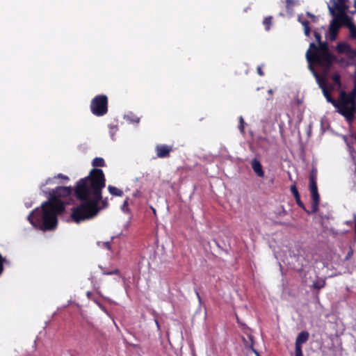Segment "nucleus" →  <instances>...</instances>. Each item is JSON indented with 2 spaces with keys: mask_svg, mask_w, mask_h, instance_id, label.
<instances>
[{
  "mask_svg": "<svg viewBox=\"0 0 356 356\" xmlns=\"http://www.w3.org/2000/svg\"><path fill=\"white\" fill-rule=\"evenodd\" d=\"M102 170L93 168L88 176L81 179L74 188V195L81 203L72 209L71 218L76 223L95 217L102 209L108 205L107 199L102 200V191L105 187Z\"/></svg>",
  "mask_w": 356,
  "mask_h": 356,
  "instance_id": "nucleus-1",
  "label": "nucleus"
},
{
  "mask_svg": "<svg viewBox=\"0 0 356 356\" xmlns=\"http://www.w3.org/2000/svg\"><path fill=\"white\" fill-rule=\"evenodd\" d=\"M65 211L63 202L47 201L40 208L33 210L27 218L30 223L36 229L42 231H51L58 225V216Z\"/></svg>",
  "mask_w": 356,
  "mask_h": 356,
  "instance_id": "nucleus-2",
  "label": "nucleus"
},
{
  "mask_svg": "<svg viewBox=\"0 0 356 356\" xmlns=\"http://www.w3.org/2000/svg\"><path fill=\"white\" fill-rule=\"evenodd\" d=\"M306 58L311 69L312 65H316L325 72L330 69L333 63L337 61V57L329 51L327 42L323 41L318 42V46L314 42L310 43L306 52Z\"/></svg>",
  "mask_w": 356,
  "mask_h": 356,
  "instance_id": "nucleus-3",
  "label": "nucleus"
},
{
  "mask_svg": "<svg viewBox=\"0 0 356 356\" xmlns=\"http://www.w3.org/2000/svg\"><path fill=\"white\" fill-rule=\"evenodd\" d=\"M334 107L337 109V112L345 118L348 124L353 122L356 113V99H352L349 93L341 91Z\"/></svg>",
  "mask_w": 356,
  "mask_h": 356,
  "instance_id": "nucleus-4",
  "label": "nucleus"
},
{
  "mask_svg": "<svg viewBox=\"0 0 356 356\" xmlns=\"http://www.w3.org/2000/svg\"><path fill=\"white\" fill-rule=\"evenodd\" d=\"M108 99L106 95H98L90 102V111L96 116H104L108 113Z\"/></svg>",
  "mask_w": 356,
  "mask_h": 356,
  "instance_id": "nucleus-5",
  "label": "nucleus"
},
{
  "mask_svg": "<svg viewBox=\"0 0 356 356\" xmlns=\"http://www.w3.org/2000/svg\"><path fill=\"white\" fill-rule=\"evenodd\" d=\"M72 192L70 186H58L49 193V199L48 201H57L63 202L59 197H65L70 195Z\"/></svg>",
  "mask_w": 356,
  "mask_h": 356,
  "instance_id": "nucleus-6",
  "label": "nucleus"
},
{
  "mask_svg": "<svg viewBox=\"0 0 356 356\" xmlns=\"http://www.w3.org/2000/svg\"><path fill=\"white\" fill-rule=\"evenodd\" d=\"M332 6L328 4L329 12L331 15L340 13H346L348 10V0H330Z\"/></svg>",
  "mask_w": 356,
  "mask_h": 356,
  "instance_id": "nucleus-7",
  "label": "nucleus"
},
{
  "mask_svg": "<svg viewBox=\"0 0 356 356\" xmlns=\"http://www.w3.org/2000/svg\"><path fill=\"white\" fill-rule=\"evenodd\" d=\"M309 191L312 197V210L311 213H316L318 210L320 203V195L318 191L317 184H309Z\"/></svg>",
  "mask_w": 356,
  "mask_h": 356,
  "instance_id": "nucleus-8",
  "label": "nucleus"
},
{
  "mask_svg": "<svg viewBox=\"0 0 356 356\" xmlns=\"http://www.w3.org/2000/svg\"><path fill=\"white\" fill-rule=\"evenodd\" d=\"M309 191L312 197V210L311 213H316L318 210L320 203V195L318 191L317 184H309Z\"/></svg>",
  "mask_w": 356,
  "mask_h": 356,
  "instance_id": "nucleus-9",
  "label": "nucleus"
},
{
  "mask_svg": "<svg viewBox=\"0 0 356 356\" xmlns=\"http://www.w3.org/2000/svg\"><path fill=\"white\" fill-rule=\"evenodd\" d=\"M309 337V334L307 331L300 332L296 339L295 343V355L303 356L302 350V344L307 341Z\"/></svg>",
  "mask_w": 356,
  "mask_h": 356,
  "instance_id": "nucleus-10",
  "label": "nucleus"
},
{
  "mask_svg": "<svg viewBox=\"0 0 356 356\" xmlns=\"http://www.w3.org/2000/svg\"><path fill=\"white\" fill-rule=\"evenodd\" d=\"M172 151V147L168 145H157L155 147V152L159 158H168Z\"/></svg>",
  "mask_w": 356,
  "mask_h": 356,
  "instance_id": "nucleus-11",
  "label": "nucleus"
},
{
  "mask_svg": "<svg viewBox=\"0 0 356 356\" xmlns=\"http://www.w3.org/2000/svg\"><path fill=\"white\" fill-rule=\"evenodd\" d=\"M335 20L341 26H345L348 28L353 25L351 22V18L346 14V13H340L332 15Z\"/></svg>",
  "mask_w": 356,
  "mask_h": 356,
  "instance_id": "nucleus-12",
  "label": "nucleus"
},
{
  "mask_svg": "<svg viewBox=\"0 0 356 356\" xmlns=\"http://www.w3.org/2000/svg\"><path fill=\"white\" fill-rule=\"evenodd\" d=\"M340 27L341 24L333 17V19L331 21L329 26V39L330 40L333 41L337 38Z\"/></svg>",
  "mask_w": 356,
  "mask_h": 356,
  "instance_id": "nucleus-13",
  "label": "nucleus"
},
{
  "mask_svg": "<svg viewBox=\"0 0 356 356\" xmlns=\"http://www.w3.org/2000/svg\"><path fill=\"white\" fill-rule=\"evenodd\" d=\"M251 165L252 170L258 177H263L264 176V172L259 161L257 159H254L251 162Z\"/></svg>",
  "mask_w": 356,
  "mask_h": 356,
  "instance_id": "nucleus-14",
  "label": "nucleus"
},
{
  "mask_svg": "<svg viewBox=\"0 0 356 356\" xmlns=\"http://www.w3.org/2000/svg\"><path fill=\"white\" fill-rule=\"evenodd\" d=\"M298 21L302 24L304 29V33L306 36H309L311 33V27L309 26V22L307 19H302V17H298Z\"/></svg>",
  "mask_w": 356,
  "mask_h": 356,
  "instance_id": "nucleus-15",
  "label": "nucleus"
},
{
  "mask_svg": "<svg viewBox=\"0 0 356 356\" xmlns=\"http://www.w3.org/2000/svg\"><path fill=\"white\" fill-rule=\"evenodd\" d=\"M350 46L346 42H339L337 44L336 50L339 54H347L350 51Z\"/></svg>",
  "mask_w": 356,
  "mask_h": 356,
  "instance_id": "nucleus-16",
  "label": "nucleus"
},
{
  "mask_svg": "<svg viewBox=\"0 0 356 356\" xmlns=\"http://www.w3.org/2000/svg\"><path fill=\"white\" fill-rule=\"evenodd\" d=\"M322 90L327 101L334 106L335 104H337V100L332 97L331 92L326 88L325 86L322 87Z\"/></svg>",
  "mask_w": 356,
  "mask_h": 356,
  "instance_id": "nucleus-17",
  "label": "nucleus"
},
{
  "mask_svg": "<svg viewBox=\"0 0 356 356\" xmlns=\"http://www.w3.org/2000/svg\"><path fill=\"white\" fill-rule=\"evenodd\" d=\"M108 190L109 193L113 196L122 197L124 194L123 191L121 189H119L115 186L111 185H109L108 186Z\"/></svg>",
  "mask_w": 356,
  "mask_h": 356,
  "instance_id": "nucleus-18",
  "label": "nucleus"
},
{
  "mask_svg": "<svg viewBox=\"0 0 356 356\" xmlns=\"http://www.w3.org/2000/svg\"><path fill=\"white\" fill-rule=\"evenodd\" d=\"M317 175H318V170L316 168L313 167L311 170L310 174H309V184H317Z\"/></svg>",
  "mask_w": 356,
  "mask_h": 356,
  "instance_id": "nucleus-19",
  "label": "nucleus"
},
{
  "mask_svg": "<svg viewBox=\"0 0 356 356\" xmlns=\"http://www.w3.org/2000/svg\"><path fill=\"white\" fill-rule=\"evenodd\" d=\"M325 284H326L325 280L320 278V279L316 280L315 282H314L312 286L315 289L320 290V289L324 288Z\"/></svg>",
  "mask_w": 356,
  "mask_h": 356,
  "instance_id": "nucleus-20",
  "label": "nucleus"
},
{
  "mask_svg": "<svg viewBox=\"0 0 356 356\" xmlns=\"http://www.w3.org/2000/svg\"><path fill=\"white\" fill-rule=\"evenodd\" d=\"M273 24V17L272 16H267L265 17L263 20V25L265 26V30L266 31H270V26Z\"/></svg>",
  "mask_w": 356,
  "mask_h": 356,
  "instance_id": "nucleus-21",
  "label": "nucleus"
},
{
  "mask_svg": "<svg viewBox=\"0 0 356 356\" xmlns=\"http://www.w3.org/2000/svg\"><path fill=\"white\" fill-rule=\"evenodd\" d=\"M92 164L94 167H104L105 162L103 158L96 157L92 160Z\"/></svg>",
  "mask_w": 356,
  "mask_h": 356,
  "instance_id": "nucleus-22",
  "label": "nucleus"
},
{
  "mask_svg": "<svg viewBox=\"0 0 356 356\" xmlns=\"http://www.w3.org/2000/svg\"><path fill=\"white\" fill-rule=\"evenodd\" d=\"M295 200H296V204H298V206L299 207H300L301 209H302L306 213H307L308 214H311V211H309L307 210L305 207V204L304 203L301 201L300 200V196L298 195L297 197H295Z\"/></svg>",
  "mask_w": 356,
  "mask_h": 356,
  "instance_id": "nucleus-23",
  "label": "nucleus"
},
{
  "mask_svg": "<svg viewBox=\"0 0 356 356\" xmlns=\"http://www.w3.org/2000/svg\"><path fill=\"white\" fill-rule=\"evenodd\" d=\"M332 80L333 81V82L340 86H341V76L338 73H335L332 75Z\"/></svg>",
  "mask_w": 356,
  "mask_h": 356,
  "instance_id": "nucleus-24",
  "label": "nucleus"
},
{
  "mask_svg": "<svg viewBox=\"0 0 356 356\" xmlns=\"http://www.w3.org/2000/svg\"><path fill=\"white\" fill-rule=\"evenodd\" d=\"M245 122L242 116L239 117V124H238V129L240 130L241 133L242 134H244L245 133Z\"/></svg>",
  "mask_w": 356,
  "mask_h": 356,
  "instance_id": "nucleus-25",
  "label": "nucleus"
},
{
  "mask_svg": "<svg viewBox=\"0 0 356 356\" xmlns=\"http://www.w3.org/2000/svg\"><path fill=\"white\" fill-rule=\"evenodd\" d=\"M290 191H291V193L293 194V195L294 196V197L300 195L296 184H293V185L291 186Z\"/></svg>",
  "mask_w": 356,
  "mask_h": 356,
  "instance_id": "nucleus-26",
  "label": "nucleus"
},
{
  "mask_svg": "<svg viewBox=\"0 0 356 356\" xmlns=\"http://www.w3.org/2000/svg\"><path fill=\"white\" fill-rule=\"evenodd\" d=\"M346 55L350 59L356 58V49H353L351 47H350V51H348Z\"/></svg>",
  "mask_w": 356,
  "mask_h": 356,
  "instance_id": "nucleus-27",
  "label": "nucleus"
},
{
  "mask_svg": "<svg viewBox=\"0 0 356 356\" xmlns=\"http://www.w3.org/2000/svg\"><path fill=\"white\" fill-rule=\"evenodd\" d=\"M348 29L350 30V38L353 39H356V27L353 24Z\"/></svg>",
  "mask_w": 356,
  "mask_h": 356,
  "instance_id": "nucleus-28",
  "label": "nucleus"
},
{
  "mask_svg": "<svg viewBox=\"0 0 356 356\" xmlns=\"http://www.w3.org/2000/svg\"><path fill=\"white\" fill-rule=\"evenodd\" d=\"M349 94L350 95V98L352 99H356V79L355 78L354 80V87H353V90L349 92Z\"/></svg>",
  "mask_w": 356,
  "mask_h": 356,
  "instance_id": "nucleus-29",
  "label": "nucleus"
},
{
  "mask_svg": "<svg viewBox=\"0 0 356 356\" xmlns=\"http://www.w3.org/2000/svg\"><path fill=\"white\" fill-rule=\"evenodd\" d=\"M103 274L106 275H120V270L118 269H114L113 270H111V271L104 272Z\"/></svg>",
  "mask_w": 356,
  "mask_h": 356,
  "instance_id": "nucleus-30",
  "label": "nucleus"
},
{
  "mask_svg": "<svg viewBox=\"0 0 356 356\" xmlns=\"http://www.w3.org/2000/svg\"><path fill=\"white\" fill-rule=\"evenodd\" d=\"M314 35L315 37V39L317 42V43L320 42L321 40V35L320 33L317 32L316 31H314Z\"/></svg>",
  "mask_w": 356,
  "mask_h": 356,
  "instance_id": "nucleus-31",
  "label": "nucleus"
},
{
  "mask_svg": "<svg viewBox=\"0 0 356 356\" xmlns=\"http://www.w3.org/2000/svg\"><path fill=\"white\" fill-rule=\"evenodd\" d=\"M54 178V179H56V178L63 179H65V180H66V181H68V180H69V177H68L67 176L64 175H63V174H61V173L58 174V175H57V176H55Z\"/></svg>",
  "mask_w": 356,
  "mask_h": 356,
  "instance_id": "nucleus-32",
  "label": "nucleus"
},
{
  "mask_svg": "<svg viewBox=\"0 0 356 356\" xmlns=\"http://www.w3.org/2000/svg\"><path fill=\"white\" fill-rule=\"evenodd\" d=\"M307 15L312 19V22H317V17H316L314 15L310 13H307Z\"/></svg>",
  "mask_w": 356,
  "mask_h": 356,
  "instance_id": "nucleus-33",
  "label": "nucleus"
},
{
  "mask_svg": "<svg viewBox=\"0 0 356 356\" xmlns=\"http://www.w3.org/2000/svg\"><path fill=\"white\" fill-rule=\"evenodd\" d=\"M250 348L252 350V351L256 355V356H261L260 354L259 353V352L254 348L252 341V343H251Z\"/></svg>",
  "mask_w": 356,
  "mask_h": 356,
  "instance_id": "nucleus-34",
  "label": "nucleus"
},
{
  "mask_svg": "<svg viewBox=\"0 0 356 356\" xmlns=\"http://www.w3.org/2000/svg\"><path fill=\"white\" fill-rule=\"evenodd\" d=\"M54 179V178H48V179L46 180L45 183H44V184H43L41 186V188H42V187H43V186H44L45 185L50 184L53 183V179Z\"/></svg>",
  "mask_w": 356,
  "mask_h": 356,
  "instance_id": "nucleus-35",
  "label": "nucleus"
},
{
  "mask_svg": "<svg viewBox=\"0 0 356 356\" xmlns=\"http://www.w3.org/2000/svg\"><path fill=\"white\" fill-rule=\"evenodd\" d=\"M257 70L259 76H262L264 75V72H263L261 66H258Z\"/></svg>",
  "mask_w": 356,
  "mask_h": 356,
  "instance_id": "nucleus-36",
  "label": "nucleus"
},
{
  "mask_svg": "<svg viewBox=\"0 0 356 356\" xmlns=\"http://www.w3.org/2000/svg\"><path fill=\"white\" fill-rule=\"evenodd\" d=\"M103 245H104V246L106 249H108V250H111V243H110V242H108V241H107V242H104V243H103Z\"/></svg>",
  "mask_w": 356,
  "mask_h": 356,
  "instance_id": "nucleus-37",
  "label": "nucleus"
},
{
  "mask_svg": "<svg viewBox=\"0 0 356 356\" xmlns=\"http://www.w3.org/2000/svg\"><path fill=\"white\" fill-rule=\"evenodd\" d=\"M354 8H355V10H352L350 11V13L352 15H354L356 13V0H354Z\"/></svg>",
  "mask_w": 356,
  "mask_h": 356,
  "instance_id": "nucleus-38",
  "label": "nucleus"
},
{
  "mask_svg": "<svg viewBox=\"0 0 356 356\" xmlns=\"http://www.w3.org/2000/svg\"><path fill=\"white\" fill-rule=\"evenodd\" d=\"M353 220H354V223H355V234L356 236V215H354Z\"/></svg>",
  "mask_w": 356,
  "mask_h": 356,
  "instance_id": "nucleus-39",
  "label": "nucleus"
},
{
  "mask_svg": "<svg viewBox=\"0 0 356 356\" xmlns=\"http://www.w3.org/2000/svg\"><path fill=\"white\" fill-rule=\"evenodd\" d=\"M86 294H87L88 298H90V296H91V295H92L91 292L88 291Z\"/></svg>",
  "mask_w": 356,
  "mask_h": 356,
  "instance_id": "nucleus-40",
  "label": "nucleus"
},
{
  "mask_svg": "<svg viewBox=\"0 0 356 356\" xmlns=\"http://www.w3.org/2000/svg\"><path fill=\"white\" fill-rule=\"evenodd\" d=\"M268 92L269 94H272L273 93V90L271 89H270Z\"/></svg>",
  "mask_w": 356,
  "mask_h": 356,
  "instance_id": "nucleus-41",
  "label": "nucleus"
},
{
  "mask_svg": "<svg viewBox=\"0 0 356 356\" xmlns=\"http://www.w3.org/2000/svg\"><path fill=\"white\" fill-rule=\"evenodd\" d=\"M127 203V201H125V202H124L123 206H126Z\"/></svg>",
  "mask_w": 356,
  "mask_h": 356,
  "instance_id": "nucleus-42",
  "label": "nucleus"
},
{
  "mask_svg": "<svg viewBox=\"0 0 356 356\" xmlns=\"http://www.w3.org/2000/svg\"><path fill=\"white\" fill-rule=\"evenodd\" d=\"M197 296L199 298H200L198 292H197Z\"/></svg>",
  "mask_w": 356,
  "mask_h": 356,
  "instance_id": "nucleus-43",
  "label": "nucleus"
},
{
  "mask_svg": "<svg viewBox=\"0 0 356 356\" xmlns=\"http://www.w3.org/2000/svg\"><path fill=\"white\" fill-rule=\"evenodd\" d=\"M355 79H356V71H355Z\"/></svg>",
  "mask_w": 356,
  "mask_h": 356,
  "instance_id": "nucleus-44",
  "label": "nucleus"
}]
</instances>
